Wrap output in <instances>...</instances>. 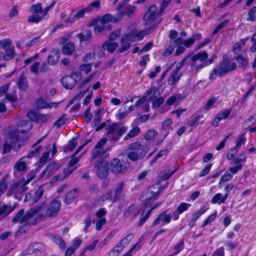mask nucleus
<instances>
[{
  "label": "nucleus",
  "mask_w": 256,
  "mask_h": 256,
  "mask_svg": "<svg viewBox=\"0 0 256 256\" xmlns=\"http://www.w3.org/2000/svg\"><path fill=\"white\" fill-rule=\"evenodd\" d=\"M231 110H225L218 114L212 122V126H216L222 120L226 118L230 114Z\"/></svg>",
  "instance_id": "nucleus-24"
},
{
  "label": "nucleus",
  "mask_w": 256,
  "mask_h": 256,
  "mask_svg": "<svg viewBox=\"0 0 256 256\" xmlns=\"http://www.w3.org/2000/svg\"><path fill=\"white\" fill-rule=\"evenodd\" d=\"M184 243L183 240H180L172 248V253L175 256L178 254L180 252H181L184 249Z\"/></svg>",
  "instance_id": "nucleus-49"
},
{
  "label": "nucleus",
  "mask_w": 256,
  "mask_h": 256,
  "mask_svg": "<svg viewBox=\"0 0 256 256\" xmlns=\"http://www.w3.org/2000/svg\"><path fill=\"white\" fill-rule=\"evenodd\" d=\"M174 46L177 47L176 51V55L179 56L183 53L184 50V48L182 46L183 44V39L181 38H177L174 42Z\"/></svg>",
  "instance_id": "nucleus-30"
},
{
  "label": "nucleus",
  "mask_w": 256,
  "mask_h": 256,
  "mask_svg": "<svg viewBox=\"0 0 256 256\" xmlns=\"http://www.w3.org/2000/svg\"><path fill=\"white\" fill-rule=\"evenodd\" d=\"M170 0H164L160 11H158L156 7L153 5L150 7L148 12L145 14L144 20L146 25L150 26V28L157 26L160 22V16L164 8L168 5Z\"/></svg>",
  "instance_id": "nucleus-3"
},
{
  "label": "nucleus",
  "mask_w": 256,
  "mask_h": 256,
  "mask_svg": "<svg viewBox=\"0 0 256 256\" xmlns=\"http://www.w3.org/2000/svg\"><path fill=\"white\" fill-rule=\"evenodd\" d=\"M168 154V150L166 149L163 150H160L158 153L155 156L152 160V163L155 162L158 159L160 158L165 157Z\"/></svg>",
  "instance_id": "nucleus-60"
},
{
  "label": "nucleus",
  "mask_w": 256,
  "mask_h": 256,
  "mask_svg": "<svg viewBox=\"0 0 256 256\" xmlns=\"http://www.w3.org/2000/svg\"><path fill=\"white\" fill-rule=\"evenodd\" d=\"M157 134L158 133L155 130H150L146 134L145 139L147 141H152L156 138Z\"/></svg>",
  "instance_id": "nucleus-52"
},
{
  "label": "nucleus",
  "mask_w": 256,
  "mask_h": 256,
  "mask_svg": "<svg viewBox=\"0 0 256 256\" xmlns=\"http://www.w3.org/2000/svg\"><path fill=\"white\" fill-rule=\"evenodd\" d=\"M181 100L180 94H173L166 100V103L162 107L160 111L162 112H167L170 110V106L179 104Z\"/></svg>",
  "instance_id": "nucleus-19"
},
{
  "label": "nucleus",
  "mask_w": 256,
  "mask_h": 256,
  "mask_svg": "<svg viewBox=\"0 0 256 256\" xmlns=\"http://www.w3.org/2000/svg\"><path fill=\"white\" fill-rule=\"evenodd\" d=\"M108 136L111 140L116 141L126 131L127 128L118 123L112 124L106 126Z\"/></svg>",
  "instance_id": "nucleus-8"
},
{
  "label": "nucleus",
  "mask_w": 256,
  "mask_h": 256,
  "mask_svg": "<svg viewBox=\"0 0 256 256\" xmlns=\"http://www.w3.org/2000/svg\"><path fill=\"white\" fill-rule=\"evenodd\" d=\"M25 182V179L22 178L18 182H14L10 186L9 192L10 194H14V197L18 198V194H22L28 190Z\"/></svg>",
  "instance_id": "nucleus-14"
},
{
  "label": "nucleus",
  "mask_w": 256,
  "mask_h": 256,
  "mask_svg": "<svg viewBox=\"0 0 256 256\" xmlns=\"http://www.w3.org/2000/svg\"><path fill=\"white\" fill-rule=\"evenodd\" d=\"M44 207L45 204H43L40 206L32 208L22 217V216L24 213V210L22 209L20 210L18 213L14 218L13 222H20V224L24 223L34 215L41 212Z\"/></svg>",
  "instance_id": "nucleus-11"
},
{
  "label": "nucleus",
  "mask_w": 256,
  "mask_h": 256,
  "mask_svg": "<svg viewBox=\"0 0 256 256\" xmlns=\"http://www.w3.org/2000/svg\"><path fill=\"white\" fill-rule=\"evenodd\" d=\"M246 138H244V134H241L236 140L235 148L238 150L241 146L246 142Z\"/></svg>",
  "instance_id": "nucleus-57"
},
{
  "label": "nucleus",
  "mask_w": 256,
  "mask_h": 256,
  "mask_svg": "<svg viewBox=\"0 0 256 256\" xmlns=\"http://www.w3.org/2000/svg\"><path fill=\"white\" fill-rule=\"evenodd\" d=\"M75 50L73 42H68L63 45L62 48V52L66 55H71Z\"/></svg>",
  "instance_id": "nucleus-34"
},
{
  "label": "nucleus",
  "mask_w": 256,
  "mask_h": 256,
  "mask_svg": "<svg viewBox=\"0 0 256 256\" xmlns=\"http://www.w3.org/2000/svg\"><path fill=\"white\" fill-rule=\"evenodd\" d=\"M191 206L190 204L182 202L180 204L178 207L176 211H174L172 213V219L176 220L179 218V214L186 211Z\"/></svg>",
  "instance_id": "nucleus-22"
},
{
  "label": "nucleus",
  "mask_w": 256,
  "mask_h": 256,
  "mask_svg": "<svg viewBox=\"0 0 256 256\" xmlns=\"http://www.w3.org/2000/svg\"><path fill=\"white\" fill-rule=\"evenodd\" d=\"M18 84L19 88L21 90H24L28 87V83L26 78L24 74H22L19 78Z\"/></svg>",
  "instance_id": "nucleus-44"
},
{
  "label": "nucleus",
  "mask_w": 256,
  "mask_h": 256,
  "mask_svg": "<svg viewBox=\"0 0 256 256\" xmlns=\"http://www.w3.org/2000/svg\"><path fill=\"white\" fill-rule=\"evenodd\" d=\"M60 58V52L58 49L52 50L48 57V62L50 64H56Z\"/></svg>",
  "instance_id": "nucleus-26"
},
{
  "label": "nucleus",
  "mask_w": 256,
  "mask_h": 256,
  "mask_svg": "<svg viewBox=\"0 0 256 256\" xmlns=\"http://www.w3.org/2000/svg\"><path fill=\"white\" fill-rule=\"evenodd\" d=\"M208 58V54L205 52H201L192 56L190 58V66L192 70L198 72L203 68H200L202 63Z\"/></svg>",
  "instance_id": "nucleus-12"
},
{
  "label": "nucleus",
  "mask_w": 256,
  "mask_h": 256,
  "mask_svg": "<svg viewBox=\"0 0 256 256\" xmlns=\"http://www.w3.org/2000/svg\"><path fill=\"white\" fill-rule=\"evenodd\" d=\"M203 116L200 114H195L190 118L188 122V126H190L196 127L198 124V121Z\"/></svg>",
  "instance_id": "nucleus-37"
},
{
  "label": "nucleus",
  "mask_w": 256,
  "mask_h": 256,
  "mask_svg": "<svg viewBox=\"0 0 256 256\" xmlns=\"http://www.w3.org/2000/svg\"><path fill=\"white\" fill-rule=\"evenodd\" d=\"M61 207L60 202L58 200L52 201L49 204L46 212V214L48 217L55 216L58 214Z\"/></svg>",
  "instance_id": "nucleus-17"
},
{
  "label": "nucleus",
  "mask_w": 256,
  "mask_h": 256,
  "mask_svg": "<svg viewBox=\"0 0 256 256\" xmlns=\"http://www.w3.org/2000/svg\"><path fill=\"white\" fill-rule=\"evenodd\" d=\"M106 141V138H103L98 142L92 152L90 160L92 164H94L98 176L101 178L106 176L108 172V164L102 158L107 150L103 147Z\"/></svg>",
  "instance_id": "nucleus-2"
},
{
  "label": "nucleus",
  "mask_w": 256,
  "mask_h": 256,
  "mask_svg": "<svg viewBox=\"0 0 256 256\" xmlns=\"http://www.w3.org/2000/svg\"><path fill=\"white\" fill-rule=\"evenodd\" d=\"M236 64L228 58H224L218 66L214 68L210 73L209 78L214 80L218 76L221 77L228 73L235 70Z\"/></svg>",
  "instance_id": "nucleus-5"
},
{
  "label": "nucleus",
  "mask_w": 256,
  "mask_h": 256,
  "mask_svg": "<svg viewBox=\"0 0 256 256\" xmlns=\"http://www.w3.org/2000/svg\"><path fill=\"white\" fill-rule=\"evenodd\" d=\"M129 166L130 164L128 162H120L117 158L113 159L111 162L112 171L116 174L124 172Z\"/></svg>",
  "instance_id": "nucleus-15"
},
{
  "label": "nucleus",
  "mask_w": 256,
  "mask_h": 256,
  "mask_svg": "<svg viewBox=\"0 0 256 256\" xmlns=\"http://www.w3.org/2000/svg\"><path fill=\"white\" fill-rule=\"evenodd\" d=\"M78 192L76 190H74L68 192L65 198V202L66 204H70L72 203L78 196Z\"/></svg>",
  "instance_id": "nucleus-39"
},
{
  "label": "nucleus",
  "mask_w": 256,
  "mask_h": 256,
  "mask_svg": "<svg viewBox=\"0 0 256 256\" xmlns=\"http://www.w3.org/2000/svg\"><path fill=\"white\" fill-rule=\"evenodd\" d=\"M92 66V63L84 64L80 66V70L81 72H84L86 74L89 73Z\"/></svg>",
  "instance_id": "nucleus-54"
},
{
  "label": "nucleus",
  "mask_w": 256,
  "mask_h": 256,
  "mask_svg": "<svg viewBox=\"0 0 256 256\" xmlns=\"http://www.w3.org/2000/svg\"><path fill=\"white\" fill-rule=\"evenodd\" d=\"M208 206H202L200 210L193 212L192 218H193L194 220H197L202 214H204L208 210Z\"/></svg>",
  "instance_id": "nucleus-40"
},
{
  "label": "nucleus",
  "mask_w": 256,
  "mask_h": 256,
  "mask_svg": "<svg viewBox=\"0 0 256 256\" xmlns=\"http://www.w3.org/2000/svg\"><path fill=\"white\" fill-rule=\"evenodd\" d=\"M16 100V96L15 94H7L6 96L5 99L0 102V112H3L6 110V107L4 103L7 102H14Z\"/></svg>",
  "instance_id": "nucleus-28"
},
{
  "label": "nucleus",
  "mask_w": 256,
  "mask_h": 256,
  "mask_svg": "<svg viewBox=\"0 0 256 256\" xmlns=\"http://www.w3.org/2000/svg\"><path fill=\"white\" fill-rule=\"evenodd\" d=\"M95 57L94 52L88 53L83 58V61L86 62L92 63Z\"/></svg>",
  "instance_id": "nucleus-63"
},
{
  "label": "nucleus",
  "mask_w": 256,
  "mask_h": 256,
  "mask_svg": "<svg viewBox=\"0 0 256 256\" xmlns=\"http://www.w3.org/2000/svg\"><path fill=\"white\" fill-rule=\"evenodd\" d=\"M61 167V164L58 162L50 164L47 166L46 170L42 172L43 176L46 175V176H50L54 174Z\"/></svg>",
  "instance_id": "nucleus-25"
},
{
  "label": "nucleus",
  "mask_w": 256,
  "mask_h": 256,
  "mask_svg": "<svg viewBox=\"0 0 256 256\" xmlns=\"http://www.w3.org/2000/svg\"><path fill=\"white\" fill-rule=\"evenodd\" d=\"M112 41L109 40L104 44L102 48L104 50H108L110 52H113L118 47V44Z\"/></svg>",
  "instance_id": "nucleus-36"
},
{
  "label": "nucleus",
  "mask_w": 256,
  "mask_h": 256,
  "mask_svg": "<svg viewBox=\"0 0 256 256\" xmlns=\"http://www.w3.org/2000/svg\"><path fill=\"white\" fill-rule=\"evenodd\" d=\"M86 143L79 146L77 150L75 152L74 154L72 156L69 162V166L73 168V166L76 164L80 160V158H75V156L82 148L83 146L86 145Z\"/></svg>",
  "instance_id": "nucleus-46"
},
{
  "label": "nucleus",
  "mask_w": 256,
  "mask_h": 256,
  "mask_svg": "<svg viewBox=\"0 0 256 256\" xmlns=\"http://www.w3.org/2000/svg\"><path fill=\"white\" fill-rule=\"evenodd\" d=\"M236 62L237 67L246 70L248 65V58L246 56L242 54H238L234 58Z\"/></svg>",
  "instance_id": "nucleus-23"
},
{
  "label": "nucleus",
  "mask_w": 256,
  "mask_h": 256,
  "mask_svg": "<svg viewBox=\"0 0 256 256\" xmlns=\"http://www.w3.org/2000/svg\"><path fill=\"white\" fill-rule=\"evenodd\" d=\"M202 38L200 34H196L192 36V37L188 38L186 40H183V44L186 48L190 47L192 46L196 40H200Z\"/></svg>",
  "instance_id": "nucleus-35"
},
{
  "label": "nucleus",
  "mask_w": 256,
  "mask_h": 256,
  "mask_svg": "<svg viewBox=\"0 0 256 256\" xmlns=\"http://www.w3.org/2000/svg\"><path fill=\"white\" fill-rule=\"evenodd\" d=\"M148 30L144 31L138 32L136 30H133L130 34L122 36L120 40V47L118 50L120 52H123L128 50L132 42L142 40L144 34L149 32Z\"/></svg>",
  "instance_id": "nucleus-6"
},
{
  "label": "nucleus",
  "mask_w": 256,
  "mask_h": 256,
  "mask_svg": "<svg viewBox=\"0 0 256 256\" xmlns=\"http://www.w3.org/2000/svg\"><path fill=\"white\" fill-rule=\"evenodd\" d=\"M30 12L33 14L32 16H42V8L40 3L32 5L30 8Z\"/></svg>",
  "instance_id": "nucleus-38"
},
{
  "label": "nucleus",
  "mask_w": 256,
  "mask_h": 256,
  "mask_svg": "<svg viewBox=\"0 0 256 256\" xmlns=\"http://www.w3.org/2000/svg\"><path fill=\"white\" fill-rule=\"evenodd\" d=\"M16 205L13 206L4 205L0 208V217H4L9 214L16 208Z\"/></svg>",
  "instance_id": "nucleus-32"
},
{
  "label": "nucleus",
  "mask_w": 256,
  "mask_h": 256,
  "mask_svg": "<svg viewBox=\"0 0 256 256\" xmlns=\"http://www.w3.org/2000/svg\"><path fill=\"white\" fill-rule=\"evenodd\" d=\"M228 196V194H226L224 196H222L221 193H218L216 194L211 200V203L212 204H220L225 202Z\"/></svg>",
  "instance_id": "nucleus-29"
},
{
  "label": "nucleus",
  "mask_w": 256,
  "mask_h": 256,
  "mask_svg": "<svg viewBox=\"0 0 256 256\" xmlns=\"http://www.w3.org/2000/svg\"><path fill=\"white\" fill-rule=\"evenodd\" d=\"M36 106L38 108H46L56 106L55 103H50L42 98H38L36 101Z\"/></svg>",
  "instance_id": "nucleus-31"
},
{
  "label": "nucleus",
  "mask_w": 256,
  "mask_h": 256,
  "mask_svg": "<svg viewBox=\"0 0 256 256\" xmlns=\"http://www.w3.org/2000/svg\"><path fill=\"white\" fill-rule=\"evenodd\" d=\"M146 100V97L143 96L136 102L135 105H132L130 106L126 110L128 112V113L134 110L135 106H138L142 105V104L144 103Z\"/></svg>",
  "instance_id": "nucleus-58"
},
{
  "label": "nucleus",
  "mask_w": 256,
  "mask_h": 256,
  "mask_svg": "<svg viewBox=\"0 0 256 256\" xmlns=\"http://www.w3.org/2000/svg\"><path fill=\"white\" fill-rule=\"evenodd\" d=\"M168 210L162 212L158 218L154 220L152 225L154 226L158 225L164 226L166 224H168L170 222L172 218V214L168 213Z\"/></svg>",
  "instance_id": "nucleus-16"
},
{
  "label": "nucleus",
  "mask_w": 256,
  "mask_h": 256,
  "mask_svg": "<svg viewBox=\"0 0 256 256\" xmlns=\"http://www.w3.org/2000/svg\"><path fill=\"white\" fill-rule=\"evenodd\" d=\"M246 160V157L244 154H242L238 157L234 158L230 162V164H244Z\"/></svg>",
  "instance_id": "nucleus-50"
},
{
  "label": "nucleus",
  "mask_w": 256,
  "mask_h": 256,
  "mask_svg": "<svg viewBox=\"0 0 256 256\" xmlns=\"http://www.w3.org/2000/svg\"><path fill=\"white\" fill-rule=\"evenodd\" d=\"M218 100V98L216 97H212L208 99L205 106L204 107V109L206 111L209 110L212 108H214L216 106V103Z\"/></svg>",
  "instance_id": "nucleus-43"
},
{
  "label": "nucleus",
  "mask_w": 256,
  "mask_h": 256,
  "mask_svg": "<svg viewBox=\"0 0 256 256\" xmlns=\"http://www.w3.org/2000/svg\"><path fill=\"white\" fill-rule=\"evenodd\" d=\"M182 74L176 71L173 70L169 76L168 82L170 85H174L176 84L180 80Z\"/></svg>",
  "instance_id": "nucleus-33"
},
{
  "label": "nucleus",
  "mask_w": 256,
  "mask_h": 256,
  "mask_svg": "<svg viewBox=\"0 0 256 256\" xmlns=\"http://www.w3.org/2000/svg\"><path fill=\"white\" fill-rule=\"evenodd\" d=\"M248 40V38L241 40L240 42L236 43L234 46L233 50L235 54L240 52L244 48L246 41Z\"/></svg>",
  "instance_id": "nucleus-41"
},
{
  "label": "nucleus",
  "mask_w": 256,
  "mask_h": 256,
  "mask_svg": "<svg viewBox=\"0 0 256 256\" xmlns=\"http://www.w3.org/2000/svg\"><path fill=\"white\" fill-rule=\"evenodd\" d=\"M172 120L170 118L166 119L164 120L162 126V130L163 131L167 132V134L172 129Z\"/></svg>",
  "instance_id": "nucleus-45"
},
{
  "label": "nucleus",
  "mask_w": 256,
  "mask_h": 256,
  "mask_svg": "<svg viewBox=\"0 0 256 256\" xmlns=\"http://www.w3.org/2000/svg\"><path fill=\"white\" fill-rule=\"evenodd\" d=\"M157 196L158 194H154L152 196L148 197L144 203L145 208L143 210L139 221L140 226H142L149 217L151 212L156 208L158 206L159 204H153L154 202L157 199Z\"/></svg>",
  "instance_id": "nucleus-10"
},
{
  "label": "nucleus",
  "mask_w": 256,
  "mask_h": 256,
  "mask_svg": "<svg viewBox=\"0 0 256 256\" xmlns=\"http://www.w3.org/2000/svg\"><path fill=\"white\" fill-rule=\"evenodd\" d=\"M124 247V246H121L120 244H118L110 252L109 256H118Z\"/></svg>",
  "instance_id": "nucleus-51"
},
{
  "label": "nucleus",
  "mask_w": 256,
  "mask_h": 256,
  "mask_svg": "<svg viewBox=\"0 0 256 256\" xmlns=\"http://www.w3.org/2000/svg\"><path fill=\"white\" fill-rule=\"evenodd\" d=\"M25 156L22 158L20 159L14 164V169L20 172H23L26 168V164L23 160Z\"/></svg>",
  "instance_id": "nucleus-42"
},
{
  "label": "nucleus",
  "mask_w": 256,
  "mask_h": 256,
  "mask_svg": "<svg viewBox=\"0 0 256 256\" xmlns=\"http://www.w3.org/2000/svg\"><path fill=\"white\" fill-rule=\"evenodd\" d=\"M76 144L77 142H76V140L75 138H72L70 141L68 145L65 148V152H71L75 148Z\"/></svg>",
  "instance_id": "nucleus-61"
},
{
  "label": "nucleus",
  "mask_w": 256,
  "mask_h": 256,
  "mask_svg": "<svg viewBox=\"0 0 256 256\" xmlns=\"http://www.w3.org/2000/svg\"><path fill=\"white\" fill-rule=\"evenodd\" d=\"M54 2H53L52 4L49 6H46L44 9H42V16H29L28 18V21L29 22H38L42 19H43L44 16L47 14L48 12L54 4Z\"/></svg>",
  "instance_id": "nucleus-21"
},
{
  "label": "nucleus",
  "mask_w": 256,
  "mask_h": 256,
  "mask_svg": "<svg viewBox=\"0 0 256 256\" xmlns=\"http://www.w3.org/2000/svg\"><path fill=\"white\" fill-rule=\"evenodd\" d=\"M11 44L12 42L8 38L0 40V60H10L14 58V48Z\"/></svg>",
  "instance_id": "nucleus-9"
},
{
  "label": "nucleus",
  "mask_w": 256,
  "mask_h": 256,
  "mask_svg": "<svg viewBox=\"0 0 256 256\" xmlns=\"http://www.w3.org/2000/svg\"><path fill=\"white\" fill-rule=\"evenodd\" d=\"M130 0H124L118 6V12L116 16H112L110 14H106L102 16L97 22V24L94 28V32L96 34H99L103 31L105 28L106 24L108 22H116L120 20L123 16L124 14L121 12V10L126 6Z\"/></svg>",
  "instance_id": "nucleus-4"
},
{
  "label": "nucleus",
  "mask_w": 256,
  "mask_h": 256,
  "mask_svg": "<svg viewBox=\"0 0 256 256\" xmlns=\"http://www.w3.org/2000/svg\"><path fill=\"white\" fill-rule=\"evenodd\" d=\"M217 216V212L216 211H215L212 214L210 215L206 220H204L202 226H205L210 223L212 222L214 220L215 218H216Z\"/></svg>",
  "instance_id": "nucleus-56"
},
{
  "label": "nucleus",
  "mask_w": 256,
  "mask_h": 256,
  "mask_svg": "<svg viewBox=\"0 0 256 256\" xmlns=\"http://www.w3.org/2000/svg\"><path fill=\"white\" fill-rule=\"evenodd\" d=\"M32 127V124L30 122L27 120H22L19 122L16 130L9 131L6 134L5 143L3 145V153L10 152L12 146L14 150H17L24 145L26 140L20 139L19 133L27 132L31 129Z\"/></svg>",
  "instance_id": "nucleus-1"
},
{
  "label": "nucleus",
  "mask_w": 256,
  "mask_h": 256,
  "mask_svg": "<svg viewBox=\"0 0 256 256\" xmlns=\"http://www.w3.org/2000/svg\"><path fill=\"white\" fill-rule=\"evenodd\" d=\"M27 116L32 121L38 123L46 122L50 117V114H44L34 111H30L27 113Z\"/></svg>",
  "instance_id": "nucleus-18"
},
{
  "label": "nucleus",
  "mask_w": 256,
  "mask_h": 256,
  "mask_svg": "<svg viewBox=\"0 0 256 256\" xmlns=\"http://www.w3.org/2000/svg\"><path fill=\"white\" fill-rule=\"evenodd\" d=\"M140 212L139 208L136 206H130L124 214L126 218H133Z\"/></svg>",
  "instance_id": "nucleus-27"
},
{
  "label": "nucleus",
  "mask_w": 256,
  "mask_h": 256,
  "mask_svg": "<svg viewBox=\"0 0 256 256\" xmlns=\"http://www.w3.org/2000/svg\"><path fill=\"white\" fill-rule=\"evenodd\" d=\"M159 95V93L157 92V89L155 87H152L148 90L144 96L146 97V100L144 102L142 106V111L144 112H148L150 108V105L148 102H146L147 97L150 96V100H154L156 97Z\"/></svg>",
  "instance_id": "nucleus-20"
},
{
  "label": "nucleus",
  "mask_w": 256,
  "mask_h": 256,
  "mask_svg": "<svg viewBox=\"0 0 256 256\" xmlns=\"http://www.w3.org/2000/svg\"><path fill=\"white\" fill-rule=\"evenodd\" d=\"M44 192V190L42 188V186H40L35 192L34 196L32 198L33 202H36L38 201L42 196Z\"/></svg>",
  "instance_id": "nucleus-53"
},
{
  "label": "nucleus",
  "mask_w": 256,
  "mask_h": 256,
  "mask_svg": "<svg viewBox=\"0 0 256 256\" xmlns=\"http://www.w3.org/2000/svg\"><path fill=\"white\" fill-rule=\"evenodd\" d=\"M110 200L112 202H114L116 200H114V197L112 196V192H109L106 193L104 195L102 196L100 198V200L104 202L106 200Z\"/></svg>",
  "instance_id": "nucleus-62"
},
{
  "label": "nucleus",
  "mask_w": 256,
  "mask_h": 256,
  "mask_svg": "<svg viewBox=\"0 0 256 256\" xmlns=\"http://www.w3.org/2000/svg\"><path fill=\"white\" fill-rule=\"evenodd\" d=\"M76 36L80 39V42L88 40L92 37V32L90 31H86L82 33H80Z\"/></svg>",
  "instance_id": "nucleus-47"
},
{
  "label": "nucleus",
  "mask_w": 256,
  "mask_h": 256,
  "mask_svg": "<svg viewBox=\"0 0 256 256\" xmlns=\"http://www.w3.org/2000/svg\"><path fill=\"white\" fill-rule=\"evenodd\" d=\"M100 7V2L98 0L94 1L92 2L89 6L86 8L87 12H90L92 11L99 9Z\"/></svg>",
  "instance_id": "nucleus-48"
},
{
  "label": "nucleus",
  "mask_w": 256,
  "mask_h": 256,
  "mask_svg": "<svg viewBox=\"0 0 256 256\" xmlns=\"http://www.w3.org/2000/svg\"><path fill=\"white\" fill-rule=\"evenodd\" d=\"M82 78V74L76 72L72 73L71 76H66L63 77L61 82L64 88L70 90L74 88L76 82L81 80Z\"/></svg>",
  "instance_id": "nucleus-13"
},
{
  "label": "nucleus",
  "mask_w": 256,
  "mask_h": 256,
  "mask_svg": "<svg viewBox=\"0 0 256 256\" xmlns=\"http://www.w3.org/2000/svg\"><path fill=\"white\" fill-rule=\"evenodd\" d=\"M164 99L162 98H158L154 100L152 102V106L154 108H158L164 103Z\"/></svg>",
  "instance_id": "nucleus-64"
},
{
  "label": "nucleus",
  "mask_w": 256,
  "mask_h": 256,
  "mask_svg": "<svg viewBox=\"0 0 256 256\" xmlns=\"http://www.w3.org/2000/svg\"><path fill=\"white\" fill-rule=\"evenodd\" d=\"M247 20L248 21H254L256 18V7H253L248 12Z\"/></svg>",
  "instance_id": "nucleus-59"
},
{
  "label": "nucleus",
  "mask_w": 256,
  "mask_h": 256,
  "mask_svg": "<svg viewBox=\"0 0 256 256\" xmlns=\"http://www.w3.org/2000/svg\"><path fill=\"white\" fill-rule=\"evenodd\" d=\"M128 148L131 151L128 153V157L132 160L135 161L144 157L148 151L146 146L138 142L132 144Z\"/></svg>",
  "instance_id": "nucleus-7"
},
{
  "label": "nucleus",
  "mask_w": 256,
  "mask_h": 256,
  "mask_svg": "<svg viewBox=\"0 0 256 256\" xmlns=\"http://www.w3.org/2000/svg\"><path fill=\"white\" fill-rule=\"evenodd\" d=\"M140 132V130L138 127L134 128L125 136L124 139L128 140L129 138H134L138 135Z\"/></svg>",
  "instance_id": "nucleus-55"
}]
</instances>
